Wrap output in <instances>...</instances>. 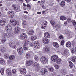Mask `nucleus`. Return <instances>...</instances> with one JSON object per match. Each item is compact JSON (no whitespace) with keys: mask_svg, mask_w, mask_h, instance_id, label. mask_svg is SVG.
Here are the masks:
<instances>
[{"mask_svg":"<svg viewBox=\"0 0 76 76\" xmlns=\"http://www.w3.org/2000/svg\"><path fill=\"white\" fill-rule=\"evenodd\" d=\"M0 50L2 51L3 53L6 52V49L3 47H1L0 48Z\"/></svg>","mask_w":76,"mask_h":76,"instance_id":"31","label":"nucleus"},{"mask_svg":"<svg viewBox=\"0 0 76 76\" xmlns=\"http://www.w3.org/2000/svg\"><path fill=\"white\" fill-rule=\"evenodd\" d=\"M53 46L56 48H57L59 47V45L56 42H54L53 44Z\"/></svg>","mask_w":76,"mask_h":76,"instance_id":"22","label":"nucleus"},{"mask_svg":"<svg viewBox=\"0 0 76 76\" xmlns=\"http://www.w3.org/2000/svg\"><path fill=\"white\" fill-rule=\"evenodd\" d=\"M17 51L18 53L20 54H21L23 52V49L21 47H19L17 49Z\"/></svg>","mask_w":76,"mask_h":76,"instance_id":"15","label":"nucleus"},{"mask_svg":"<svg viewBox=\"0 0 76 76\" xmlns=\"http://www.w3.org/2000/svg\"><path fill=\"white\" fill-rule=\"evenodd\" d=\"M4 18H2L0 20V25L1 26H4L5 25L6 21Z\"/></svg>","mask_w":76,"mask_h":76,"instance_id":"7","label":"nucleus"},{"mask_svg":"<svg viewBox=\"0 0 76 76\" xmlns=\"http://www.w3.org/2000/svg\"><path fill=\"white\" fill-rule=\"evenodd\" d=\"M66 35L68 37H69L70 35V32L69 31H67L66 32Z\"/></svg>","mask_w":76,"mask_h":76,"instance_id":"42","label":"nucleus"},{"mask_svg":"<svg viewBox=\"0 0 76 76\" xmlns=\"http://www.w3.org/2000/svg\"><path fill=\"white\" fill-rule=\"evenodd\" d=\"M37 14H39V15H40V14H41V12H37Z\"/></svg>","mask_w":76,"mask_h":76,"instance_id":"62","label":"nucleus"},{"mask_svg":"<svg viewBox=\"0 0 76 76\" xmlns=\"http://www.w3.org/2000/svg\"><path fill=\"white\" fill-rule=\"evenodd\" d=\"M67 21L69 23H70L71 22H72V19L70 18H69L68 19H67Z\"/></svg>","mask_w":76,"mask_h":76,"instance_id":"47","label":"nucleus"},{"mask_svg":"<svg viewBox=\"0 0 76 76\" xmlns=\"http://www.w3.org/2000/svg\"><path fill=\"white\" fill-rule=\"evenodd\" d=\"M49 70L50 72H54V69L53 67L49 68Z\"/></svg>","mask_w":76,"mask_h":76,"instance_id":"40","label":"nucleus"},{"mask_svg":"<svg viewBox=\"0 0 76 76\" xmlns=\"http://www.w3.org/2000/svg\"><path fill=\"white\" fill-rule=\"evenodd\" d=\"M76 57H71V60L73 61V62H76Z\"/></svg>","mask_w":76,"mask_h":76,"instance_id":"29","label":"nucleus"},{"mask_svg":"<svg viewBox=\"0 0 76 76\" xmlns=\"http://www.w3.org/2000/svg\"><path fill=\"white\" fill-rule=\"evenodd\" d=\"M44 37L46 38H50V35L48 32H45L44 34Z\"/></svg>","mask_w":76,"mask_h":76,"instance_id":"19","label":"nucleus"},{"mask_svg":"<svg viewBox=\"0 0 76 76\" xmlns=\"http://www.w3.org/2000/svg\"><path fill=\"white\" fill-rule=\"evenodd\" d=\"M26 25V21H23L22 25L23 26H25Z\"/></svg>","mask_w":76,"mask_h":76,"instance_id":"48","label":"nucleus"},{"mask_svg":"<svg viewBox=\"0 0 76 76\" xmlns=\"http://www.w3.org/2000/svg\"><path fill=\"white\" fill-rule=\"evenodd\" d=\"M20 72L21 74L22 75H26V69L25 68H23L20 69Z\"/></svg>","mask_w":76,"mask_h":76,"instance_id":"13","label":"nucleus"},{"mask_svg":"<svg viewBox=\"0 0 76 76\" xmlns=\"http://www.w3.org/2000/svg\"><path fill=\"white\" fill-rule=\"evenodd\" d=\"M64 25H66V24H67V21H66L65 22H64Z\"/></svg>","mask_w":76,"mask_h":76,"instance_id":"64","label":"nucleus"},{"mask_svg":"<svg viewBox=\"0 0 76 76\" xmlns=\"http://www.w3.org/2000/svg\"><path fill=\"white\" fill-rule=\"evenodd\" d=\"M34 62V61H28L26 62L27 66H31L32 65V64H33Z\"/></svg>","mask_w":76,"mask_h":76,"instance_id":"17","label":"nucleus"},{"mask_svg":"<svg viewBox=\"0 0 76 76\" xmlns=\"http://www.w3.org/2000/svg\"><path fill=\"white\" fill-rule=\"evenodd\" d=\"M23 48L24 50H27V47H26V45H24L23 46Z\"/></svg>","mask_w":76,"mask_h":76,"instance_id":"44","label":"nucleus"},{"mask_svg":"<svg viewBox=\"0 0 76 76\" xmlns=\"http://www.w3.org/2000/svg\"><path fill=\"white\" fill-rule=\"evenodd\" d=\"M71 43L70 42H67L66 44V46L67 47H70L71 46Z\"/></svg>","mask_w":76,"mask_h":76,"instance_id":"30","label":"nucleus"},{"mask_svg":"<svg viewBox=\"0 0 76 76\" xmlns=\"http://www.w3.org/2000/svg\"><path fill=\"white\" fill-rule=\"evenodd\" d=\"M5 29L6 31H7V32H8V35L6 33L3 34V36H4L3 37L1 41L2 43H4L6 41V37L9 38L10 37L12 36L11 33V31H12V26H10V25H8L6 27Z\"/></svg>","mask_w":76,"mask_h":76,"instance_id":"1","label":"nucleus"},{"mask_svg":"<svg viewBox=\"0 0 76 76\" xmlns=\"http://www.w3.org/2000/svg\"><path fill=\"white\" fill-rule=\"evenodd\" d=\"M59 38H60L61 39H63V36L62 35H61L59 36Z\"/></svg>","mask_w":76,"mask_h":76,"instance_id":"56","label":"nucleus"},{"mask_svg":"<svg viewBox=\"0 0 76 76\" xmlns=\"http://www.w3.org/2000/svg\"><path fill=\"white\" fill-rule=\"evenodd\" d=\"M15 7H16V6H15V5L14 4H13L12 5V7H14L15 9Z\"/></svg>","mask_w":76,"mask_h":76,"instance_id":"60","label":"nucleus"},{"mask_svg":"<svg viewBox=\"0 0 76 76\" xmlns=\"http://www.w3.org/2000/svg\"><path fill=\"white\" fill-rule=\"evenodd\" d=\"M44 50L46 52H47L48 51H50V49L48 47H45Z\"/></svg>","mask_w":76,"mask_h":76,"instance_id":"35","label":"nucleus"},{"mask_svg":"<svg viewBox=\"0 0 76 76\" xmlns=\"http://www.w3.org/2000/svg\"><path fill=\"white\" fill-rule=\"evenodd\" d=\"M30 45L31 47H33L35 48H38L39 47V42L37 41H35L34 43L33 42H31L30 43Z\"/></svg>","mask_w":76,"mask_h":76,"instance_id":"2","label":"nucleus"},{"mask_svg":"<svg viewBox=\"0 0 76 76\" xmlns=\"http://www.w3.org/2000/svg\"><path fill=\"white\" fill-rule=\"evenodd\" d=\"M10 22L11 25L13 26H18L19 25V22L14 19L11 20Z\"/></svg>","mask_w":76,"mask_h":76,"instance_id":"3","label":"nucleus"},{"mask_svg":"<svg viewBox=\"0 0 76 76\" xmlns=\"http://www.w3.org/2000/svg\"><path fill=\"white\" fill-rule=\"evenodd\" d=\"M26 6L27 7L29 8V9H31V6H30V4H27L26 5Z\"/></svg>","mask_w":76,"mask_h":76,"instance_id":"54","label":"nucleus"},{"mask_svg":"<svg viewBox=\"0 0 76 76\" xmlns=\"http://www.w3.org/2000/svg\"><path fill=\"white\" fill-rule=\"evenodd\" d=\"M24 45H27L29 44V41L28 40H26L24 41Z\"/></svg>","mask_w":76,"mask_h":76,"instance_id":"32","label":"nucleus"},{"mask_svg":"<svg viewBox=\"0 0 76 76\" xmlns=\"http://www.w3.org/2000/svg\"><path fill=\"white\" fill-rule=\"evenodd\" d=\"M11 72L13 74H16V69H12V70Z\"/></svg>","mask_w":76,"mask_h":76,"instance_id":"37","label":"nucleus"},{"mask_svg":"<svg viewBox=\"0 0 76 76\" xmlns=\"http://www.w3.org/2000/svg\"><path fill=\"white\" fill-rule=\"evenodd\" d=\"M9 55L8 54H5L4 55V57L6 59H7L9 58Z\"/></svg>","mask_w":76,"mask_h":76,"instance_id":"41","label":"nucleus"},{"mask_svg":"<svg viewBox=\"0 0 76 76\" xmlns=\"http://www.w3.org/2000/svg\"><path fill=\"white\" fill-rule=\"evenodd\" d=\"M60 18L61 20H65L66 19V17L64 16H61L60 17Z\"/></svg>","mask_w":76,"mask_h":76,"instance_id":"27","label":"nucleus"},{"mask_svg":"<svg viewBox=\"0 0 76 76\" xmlns=\"http://www.w3.org/2000/svg\"><path fill=\"white\" fill-rule=\"evenodd\" d=\"M34 54V53L32 52H28L27 53L26 55V58L27 59H28L29 58V57H31V55H33Z\"/></svg>","mask_w":76,"mask_h":76,"instance_id":"5","label":"nucleus"},{"mask_svg":"<svg viewBox=\"0 0 76 76\" xmlns=\"http://www.w3.org/2000/svg\"><path fill=\"white\" fill-rule=\"evenodd\" d=\"M64 55L65 57H67L69 56V53L68 52V50H65L64 52Z\"/></svg>","mask_w":76,"mask_h":76,"instance_id":"21","label":"nucleus"},{"mask_svg":"<svg viewBox=\"0 0 76 76\" xmlns=\"http://www.w3.org/2000/svg\"><path fill=\"white\" fill-rule=\"evenodd\" d=\"M27 33L29 35H33L34 34V33H35V31L33 30H28Z\"/></svg>","mask_w":76,"mask_h":76,"instance_id":"12","label":"nucleus"},{"mask_svg":"<svg viewBox=\"0 0 76 76\" xmlns=\"http://www.w3.org/2000/svg\"><path fill=\"white\" fill-rule=\"evenodd\" d=\"M23 6H25V7L26 6V5L25 4V3H23Z\"/></svg>","mask_w":76,"mask_h":76,"instance_id":"63","label":"nucleus"},{"mask_svg":"<svg viewBox=\"0 0 76 76\" xmlns=\"http://www.w3.org/2000/svg\"><path fill=\"white\" fill-rule=\"evenodd\" d=\"M43 42L44 44H48L49 43V40L46 38H43L42 39Z\"/></svg>","mask_w":76,"mask_h":76,"instance_id":"20","label":"nucleus"},{"mask_svg":"<svg viewBox=\"0 0 76 76\" xmlns=\"http://www.w3.org/2000/svg\"><path fill=\"white\" fill-rule=\"evenodd\" d=\"M12 47L14 49H16V46L15 45H14Z\"/></svg>","mask_w":76,"mask_h":76,"instance_id":"52","label":"nucleus"},{"mask_svg":"<svg viewBox=\"0 0 76 76\" xmlns=\"http://www.w3.org/2000/svg\"><path fill=\"white\" fill-rule=\"evenodd\" d=\"M0 63L2 65H6V62L4 61V60L2 58H0Z\"/></svg>","mask_w":76,"mask_h":76,"instance_id":"18","label":"nucleus"},{"mask_svg":"<svg viewBox=\"0 0 76 76\" xmlns=\"http://www.w3.org/2000/svg\"><path fill=\"white\" fill-rule=\"evenodd\" d=\"M26 1L27 3L29 2V1H31V0H25Z\"/></svg>","mask_w":76,"mask_h":76,"instance_id":"58","label":"nucleus"},{"mask_svg":"<svg viewBox=\"0 0 76 76\" xmlns=\"http://www.w3.org/2000/svg\"><path fill=\"white\" fill-rule=\"evenodd\" d=\"M10 60H13L15 59V56L13 55H11L9 57Z\"/></svg>","mask_w":76,"mask_h":76,"instance_id":"25","label":"nucleus"},{"mask_svg":"<svg viewBox=\"0 0 76 76\" xmlns=\"http://www.w3.org/2000/svg\"><path fill=\"white\" fill-rule=\"evenodd\" d=\"M14 11L12 10L10 11L8 13V15L10 18H13Z\"/></svg>","mask_w":76,"mask_h":76,"instance_id":"14","label":"nucleus"},{"mask_svg":"<svg viewBox=\"0 0 76 76\" xmlns=\"http://www.w3.org/2000/svg\"><path fill=\"white\" fill-rule=\"evenodd\" d=\"M33 67H37L38 66H39V64L38 63L34 62V63H33Z\"/></svg>","mask_w":76,"mask_h":76,"instance_id":"23","label":"nucleus"},{"mask_svg":"<svg viewBox=\"0 0 76 76\" xmlns=\"http://www.w3.org/2000/svg\"><path fill=\"white\" fill-rule=\"evenodd\" d=\"M53 66L54 67L55 69H59L60 68L59 65H58L57 64H54L53 65Z\"/></svg>","mask_w":76,"mask_h":76,"instance_id":"36","label":"nucleus"},{"mask_svg":"<svg viewBox=\"0 0 76 76\" xmlns=\"http://www.w3.org/2000/svg\"><path fill=\"white\" fill-rule=\"evenodd\" d=\"M61 73L63 75H66L67 73V72L65 70H62Z\"/></svg>","mask_w":76,"mask_h":76,"instance_id":"39","label":"nucleus"},{"mask_svg":"<svg viewBox=\"0 0 76 76\" xmlns=\"http://www.w3.org/2000/svg\"><path fill=\"white\" fill-rule=\"evenodd\" d=\"M58 57L56 55H54L52 56L51 57V59L53 61H54V62H56V61L58 59Z\"/></svg>","mask_w":76,"mask_h":76,"instance_id":"10","label":"nucleus"},{"mask_svg":"<svg viewBox=\"0 0 76 76\" xmlns=\"http://www.w3.org/2000/svg\"><path fill=\"white\" fill-rule=\"evenodd\" d=\"M15 10H18V11H19V8L15 7V8H14Z\"/></svg>","mask_w":76,"mask_h":76,"instance_id":"45","label":"nucleus"},{"mask_svg":"<svg viewBox=\"0 0 76 76\" xmlns=\"http://www.w3.org/2000/svg\"><path fill=\"white\" fill-rule=\"evenodd\" d=\"M72 24L74 26H76V21H75L74 20H72Z\"/></svg>","mask_w":76,"mask_h":76,"instance_id":"43","label":"nucleus"},{"mask_svg":"<svg viewBox=\"0 0 76 76\" xmlns=\"http://www.w3.org/2000/svg\"><path fill=\"white\" fill-rule=\"evenodd\" d=\"M48 60L45 56H42L40 58V61L43 64H45L47 62Z\"/></svg>","mask_w":76,"mask_h":76,"instance_id":"4","label":"nucleus"},{"mask_svg":"<svg viewBox=\"0 0 76 76\" xmlns=\"http://www.w3.org/2000/svg\"><path fill=\"white\" fill-rule=\"evenodd\" d=\"M50 23L51 25L55 27V28H56V29H58V28H59V26H58V25H56V23L55 22V21H54V20H51L50 21Z\"/></svg>","mask_w":76,"mask_h":76,"instance_id":"9","label":"nucleus"},{"mask_svg":"<svg viewBox=\"0 0 76 76\" xmlns=\"http://www.w3.org/2000/svg\"><path fill=\"white\" fill-rule=\"evenodd\" d=\"M24 12L25 13H26L27 14H28V12H27V11H24Z\"/></svg>","mask_w":76,"mask_h":76,"instance_id":"61","label":"nucleus"},{"mask_svg":"<svg viewBox=\"0 0 76 76\" xmlns=\"http://www.w3.org/2000/svg\"><path fill=\"white\" fill-rule=\"evenodd\" d=\"M11 72V70H10V69H7L6 71V73L8 74L9 76H11V72Z\"/></svg>","mask_w":76,"mask_h":76,"instance_id":"24","label":"nucleus"},{"mask_svg":"<svg viewBox=\"0 0 76 76\" xmlns=\"http://www.w3.org/2000/svg\"><path fill=\"white\" fill-rule=\"evenodd\" d=\"M60 4L62 7H63V6H65V4H66V3H65V2L64 1H62L61 3H60Z\"/></svg>","mask_w":76,"mask_h":76,"instance_id":"26","label":"nucleus"},{"mask_svg":"<svg viewBox=\"0 0 76 76\" xmlns=\"http://www.w3.org/2000/svg\"><path fill=\"white\" fill-rule=\"evenodd\" d=\"M48 73V71L45 68H43L41 70V75H44L45 73Z\"/></svg>","mask_w":76,"mask_h":76,"instance_id":"11","label":"nucleus"},{"mask_svg":"<svg viewBox=\"0 0 76 76\" xmlns=\"http://www.w3.org/2000/svg\"><path fill=\"white\" fill-rule=\"evenodd\" d=\"M58 64H60L61 62V59H58V58L57 60L55 61Z\"/></svg>","mask_w":76,"mask_h":76,"instance_id":"28","label":"nucleus"},{"mask_svg":"<svg viewBox=\"0 0 76 76\" xmlns=\"http://www.w3.org/2000/svg\"><path fill=\"white\" fill-rule=\"evenodd\" d=\"M34 58L35 59L36 61H37V60H38V58L37 56V55H35L34 56Z\"/></svg>","mask_w":76,"mask_h":76,"instance_id":"46","label":"nucleus"},{"mask_svg":"<svg viewBox=\"0 0 76 76\" xmlns=\"http://www.w3.org/2000/svg\"><path fill=\"white\" fill-rule=\"evenodd\" d=\"M57 74L55 72H53L52 73V75L53 76H56Z\"/></svg>","mask_w":76,"mask_h":76,"instance_id":"50","label":"nucleus"},{"mask_svg":"<svg viewBox=\"0 0 76 76\" xmlns=\"http://www.w3.org/2000/svg\"><path fill=\"white\" fill-rule=\"evenodd\" d=\"M20 38L22 40L23 39H26L27 38V35L25 33H22L21 34Z\"/></svg>","mask_w":76,"mask_h":76,"instance_id":"6","label":"nucleus"},{"mask_svg":"<svg viewBox=\"0 0 76 76\" xmlns=\"http://www.w3.org/2000/svg\"><path fill=\"white\" fill-rule=\"evenodd\" d=\"M47 22L46 21H44L41 25V28L42 29H45V27L47 26Z\"/></svg>","mask_w":76,"mask_h":76,"instance_id":"8","label":"nucleus"},{"mask_svg":"<svg viewBox=\"0 0 76 76\" xmlns=\"http://www.w3.org/2000/svg\"><path fill=\"white\" fill-rule=\"evenodd\" d=\"M37 39V36H34L31 37V39L32 41H35Z\"/></svg>","mask_w":76,"mask_h":76,"instance_id":"33","label":"nucleus"},{"mask_svg":"<svg viewBox=\"0 0 76 76\" xmlns=\"http://www.w3.org/2000/svg\"><path fill=\"white\" fill-rule=\"evenodd\" d=\"M65 42V41H64V40H63L61 42V45H63L64 44Z\"/></svg>","mask_w":76,"mask_h":76,"instance_id":"49","label":"nucleus"},{"mask_svg":"<svg viewBox=\"0 0 76 76\" xmlns=\"http://www.w3.org/2000/svg\"><path fill=\"white\" fill-rule=\"evenodd\" d=\"M42 8H43V9H45V6H44V5H42Z\"/></svg>","mask_w":76,"mask_h":76,"instance_id":"59","label":"nucleus"},{"mask_svg":"<svg viewBox=\"0 0 76 76\" xmlns=\"http://www.w3.org/2000/svg\"><path fill=\"white\" fill-rule=\"evenodd\" d=\"M69 64L71 68H73L74 65H73V63H72V62L70 61L69 63Z\"/></svg>","mask_w":76,"mask_h":76,"instance_id":"34","label":"nucleus"},{"mask_svg":"<svg viewBox=\"0 0 76 76\" xmlns=\"http://www.w3.org/2000/svg\"><path fill=\"white\" fill-rule=\"evenodd\" d=\"M66 1V2H68V3H69V2H70L71 0H65Z\"/></svg>","mask_w":76,"mask_h":76,"instance_id":"57","label":"nucleus"},{"mask_svg":"<svg viewBox=\"0 0 76 76\" xmlns=\"http://www.w3.org/2000/svg\"><path fill=\"white\" fill-rule=\"evenodd\" d=\"M20 31V28L19 27H15V29L14 30V33L16 34H18Z\"/></svg>","mask_w":76,"mask_h":76,"instance_id":"16","label":"nucleus"},{"mask_svg":"<svg viewBox=\"0 0 76 76\" xmlns=\"http://www.w3.org/2000/svg\"><path fill=\"white\" fill-rule=\"evenodd\" d=\"M71 52L72 54H74V53H75V50H74L73 49H72L71 50Z\"/></svg>","mask_w":76,"mask_h":76,"instance_id":"53","label":"nucleus"},{"mask_svg":"<svg viewBox=\"0 0 76 76\" xmlns=\"http://www.w3.org/2000/svg\"><path fill=\"white\" fill-rule=\"evenodd\" d=\"M42 13L43 14H46V13H47V12H46V10L42 11Z\"/></svg>","mask_w":76,"mask_h":76,"instance_id":"55","label":"nucleus"},{"mask_svg":"<svg viewBox=\"0 0 76 76\" xmlns=\"http://www.w3.org/2000/svg\"><path fill=\"white\" fill-rule=\"evenodd\" d=\"M0 73L1 75H3L4 73V69H1L0 70Z\"/></svg>","mask_w":76,"mask_h":76,"instance_id":"38","label":"nucleus"},{"mask_svg":"<svg viewBox=\"0 0 76 76\" xmlns=\"http://www.w3.org/2000/svg\"><path fill=\"white\" fill-rule=\"evenodd\" d=\"M14 45L13 44V43H10L9 45H10V47H12Z\"/></svg>","mask_w":76,"mask_h":76,"instance_id":"51","label":"nucleus"}]
</instances>
